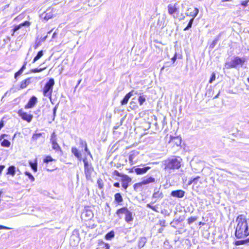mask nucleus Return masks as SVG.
Here are the masks:
<instances>
[{"label": "nucleus", "mask_w": 249, "mask_h": 249, "mask_svg": "<svg viewBox=\"0 0 249 249\" xmlns=\"http://www.w3.org/2000/svg\"><path fill=\"white\" fill-rule=\"evenodd\" d=\"M134 92V90H132L128 93H127L124 97V98L121 101V105H126L129 99L133 95V93Z\"/></svg>", "instance_id": "6ab92c4d"}, {"label": "nucleus", "mask_w": 249, "mask_h": 249, "mask_svg": "<svg viewBox=\"0 0 249 249\" xmlns=\"http://www.w3.org/2000/svg\"><path fill=\"white\" fill-rule=\"evenodd\" d=\"M159 225L163 228L166 227V221L164 220H160L159 221Z\"/></svg>", "instance_id": "13d9d810"}, {"label": "nucleus", "mask_w": 249, "mask_h": 249, "mask_svg": "<svg viewBox=\"0 0 249 249\" xmlns=\"http://www.w3.org/2000/svg\"><path fill=\"white\" fill-rule=\"evenodd\" d=\"M57 136L54 131H53L52 134H51V139H50V142L51 143H53L57 142Z\"/></svg>", "instance_id": "4c0bfd02"}, {"label": "nucleus", "mask_w": 249, "mask_h": 249, "mask_svg": "<svg viewBox=\"0 0 249 249\" xmlns=\"http://www.w3.org/2000/svg\"><path fill=\"white\" fill-rule=\"evenodd\" d=\"M7 175H10L12 176H14L16 174V167L14 165L10 166L7 168Z\"/></svg>", "instance_id": "c756f323"}, {"label": "nucleus", "mask_w": 249, "mask_h": 249, "mask_svg": "<svg viewBox=\"0 0 249 249\" xmlns=\"http://www.w3.org/2000/svg\"><path fill=\"white\" fill-rule=\"evenodd\" d=\"M18 113L22 120L27 121L28 123H30L33 119V115L23 111L22 109H19Z\"/></svg>", "instance_id": "1a4fd4ad"}, {"label": "nucleus", "mask_w": 249, "mask_h": 249, "mask_svg": "<svg viewBox=\"0 0 249 249\" xmlns=\"http://www.w3.org/2000/svg\"><path fill=\"white\" fill-rule=\"evenodd\" d=\"M221 36V34H219L218 36H217L214 40L213 41V42L211 43V44L209 46V49L212 50L214 48L215 45L217 44L218 42L219 41L220 39V37Z\"/></svg>", "instance_id": "bb28decb"}, {"label": "nucleus", "mask_w": 249, "mask_h": 249, "mask_svg": "<svg viewBox=\"0 0 249 249\" xmlns=\"http://www.w3.org/2000/svg\"><path fill=\"white\" fill-rule=\"evenodd\" d=\"M124 121V118H122L121 119L120 123L119 124H117L116 125H115L113 127V129L115 130L117 129L120 126L122 125Z\"/></svg>", "instance_id": "5fc2aeb1"}, {"label": "nucleus", "mask_w": 249, "mask_h": 249, "mask_svg": "<svg viewBox=\"0 0 249 249\" xmlns=\"http://www.w3.org/2000/svg\"><path fill=\"white\" fill-rule=\"evenodd\" d=\"M54 160L50 156H46L43 160V162L45 163H48Z\"/></svg>", "instance_id": "09e8293b"}, {"label": "nucleus", "mask_w": 249, "mask_h": 249, "mask_svg": "<svg viewBox=\"0 0 249 249\" xmlns=\"http://www.w3.org/2000/svg\"><path fill=\"white\" fill-rule=\"evenodd\" d=\"M52 148L60 155L63 153L62 150L57 142L52 143Z\"/></svg>", "instance_id": "c85d7f7f"}, {"label": "nucleus", "mask_w": 249, "mask_h": 249, "mask_svg": "<svg viewBox=\"0 0 249 249\" xmlns=\"http://www.w3.org/2000/svg\"><path fill=\"white\" fill-rule=\"evenodd\" d=\"M71 153L73 154L75 158L77 159V160L81 161H82V153L76 147H72L71 149Z\"/></svg>", "instance_id": "a211bd4d"}, {"label": "nucleus", "mask_w": 249, "mask_h": 249, "mask_svg": "<svg viewBox=\"0 0 249 249\" xmlns=\"http://www.w3.org/2000/svg\"><path fill=\"white\" fill-rule=\"evenodd\" d=\"M183 221L182 219H180V218H179L178 219H174L172 222L170 223L171 226L176 228V227L175 225H173V224H176V225H178L179 223H181Z\"/></svg>", "instance_id": "58836bf2"}, {"label": "nucleus", "mask_w": 249, "mask_h": 249, "mask_svg": "<svg viewBox=\"0 0 249 249\" xmlns=\"http://www.w3.org/2000/svg\"><path fill=\"white\" fill-rule=\"evenodd\" d=\"M138 153L135 151L131 152L130 155H129L128 159L130 162H132Z\"/></svg>", "instance_id": "37998d69"}, {"label": "nucleus", "mask_w": 249, "mask_h": 249, "mask_svg": "<svg viewBox=\"0 0 249 249\" xmlns=\"http://www.w3.org/2000/svg\"><path fill=\"white\" fill-rule=\"evenodd\" d=\"M215 80V74L213 72L211 75L209 82L210 83H212Z\"/></svg>", "instance_id": "6e6d98bb"}, {"label": "nucleus", "mask_w": 249, "mask_h": 249, "mask_svg": "<svg viewBox=\"0 0 249 249\" xmlns=\"http://www.w3.org/2000/svg\"><path fill=\"white\" fill-rule=\"evenodd\" d=\"M249 243V237L244 240L236 241L235 244L236 246L247 244Z\"/></svg>", "instance_id": "473e14b6"}, {"label": "nucleus", "mask_w": 249, "mask_h": 249, "mask_svg": "<svg viewBox=\"0 0 249 249\" xmlns=\"http://www.w3.org/2000/svg\"><path fill=\"white\" fill-rule=\"evenodd\" d=\"M146 207L152 209L153 211H154L156 212H158L156 207L152 206L150 203L147 204Z\"/></svg>", "instance_id": "864d4df0"}, {"label": "nucleus", "mask_w": 249, "mask_h": 249, "mask_svg": "<svg viewBox=\"0 0 249 249\" xmlns=\"http://www.w3.org/2000/svg\"><path fill=\"white\" fill-rule=\"evenodd\" d=\"M237 225L235 231V236L237 238H243L249 235V225L246 216L239 215L236 219Z\"/></svg>", "instance_id": "f257e3e1"}, {"label": "nucleus", "mask_w": 249, "mask_h": 249, "mask_svg": "<svg viewBox=\"0 0 249 249\" xmlns=\"http://www.w3.org/2000/svg\"><path fill=\"white\" fill-rule=\"evenodd\" d=\"M167 8L169 15L172 16L174 18L178 17V15L179 14V5L178 3H176L174 5L169 4Z\"/></svg>", "instance_id": "39448f33"}, {"label": "nucleus", "mask_w": 249, "mask_h": 249, "mask_svg": "<svg viewBox=\"0 0 249 249\" xmlns=\"http://www.w3.org/2000/svg\"><path fill=\"white\" fill-rule=\"evenodd\" d=\"M169 142L172 143L173 144L178 146L180 145L181 143V138L180 137H174L170 136V140Z\"/></svg>", "instance_id": "aec40b11"}, {"label": "nucleus", "mask_w": 249, "mask_h": 249, "mask_svg": "<svg viewBox=\"0 0 249 249\" xmlns=\"http://www.w3.org/2000/svg\"><path fill=\"white\" fill-rule=\"evenodd\" d=\"M200 177L197 176L195 178H189V181L188 182V185H191V184H196L197 183V182L200 178Z\"/></svg>", "instance_id": "7c9ffc66"}, {"label": "nucleus", "mask_w": 249, "mask_h": 249, "mask_svg": "<svg viewBox=\"0 0 249 249\" xmlns=\"http://www.w3.org/2000/svg\"><path fill=\"white\" fill-rule=\"evenodd\" d=\"M114 200L118 204H120L123 201V198L121 193H117L115 194Z\"/></svg>", "instance_id": "cd10ccee"}, {"label": "nucleus", "mask_w": 249, "mask_h": 249, "mask_svg": "<svg viewBox=\"0 0 249 249\" xmlns=\"http://www.w3.org/2000/svg\"><path fill=\"white\" fill-rule=\"evenodd\" d=\"M249 2V0H246L244 1H242L241 2V5L243 6L244 7H246L248 6V3Z\"/></svg>", "instance_id": "bf43d9fd"}, {"label": "nucleus", "mask_w": 249, "mask_h": 249, "mask_svg": "<svg viewBox=\"0 0 249 249\" xmlns=\"http://www.w3.org/2000/svg\"><path fill=\"white\" fill-rule=\"evenodd\" d=\"M247 61V59L246 57H240L238 56H234L231 58V61H226L224 67L227 69H238L239 67H242Z\"/></svg>", "instance_id": "7ed1b4c3"}, {"label": "nucleus", "mask_w": 249, "mask_h": 249, "mask_svg": "<svg viewBox=\"0 0 249 249\" xmlns=\"http://www.w3.org/2000/svg\"><path fill=\"white\" fill-rule=\"evenodd\" d=\"M43 135H44V133H34L32 137L31 140L32 141H36L40 137L43 136Z\"/></svg>", "instance_id": "c9c22d12"}, {"label": "nucleus", "mask_w": 249, "mask_h": 249, "mask_svg": "<svg viewBox=\"0 0 249 249\" xmlns=\"http://www.w3.org/2000/svg\"><path fill=\"white\" fill-rule=\"evenodd\" d=\"M198 12L199 10L198 8L191 7L187 9L185 15L186 16L192 17L191 18L194 19L197 15Z\"/></svg>", "instance_id": "9d476101"}, {"label": "nucleus", "mask_w": 249, "mask_h": 249, "mask_svg": "<svg viewBox=\"0 0 249 249\" xmlns=\"http://www.w3.org/2000/svg\"><path fill=\"white\" fill-rule=\"evenodd\" d=\"M197 218V216H191L187 219V223L189 225H191L193 223L196 221Z\"/></svg>", "instance_id": "a18cd8bd"}, {"label": "nucleus", "mask_w": 249, "mask_h": 249, "mask_svg": "<svg viewBox=\"0 0 249 249\" xmlns=\"http://www.w3.org/2000/svg\"><path fill=\"white\" fill-rule=\"evenodd\" d=\"M128 211V209L126 207H124L118 209L116 212V214L119 216L120 214H125Z\"/></svg>", "instance_id": "2f4dec72"}, {"label": "nucleus", "mask_w": 249, "mask_h": 249, "mask_svg": "<svg viewBox=\"0 0 249 249\" xmlns=\"http://www.w3.org/2000/svg\"><path fill=\"white\" fill-rule=\"evenodd\" d=\"M87 145V142L81 138L79 139V146L81 148H83Z\"/></svg>", "instance_id": "49530a36"}, {"label": "nucleus", "mask_w": 249, "mask_h": 249, "mask_svg": "<svg viewBox=\"0 0 249 249\" xmlns=\"http://www.w3.org/2000/svg\"><path fill=\"white\" fill-rule=\"evenodd\" d=\"M182 160L180 157L173 156L168 158L163 161L164 170L170 171L179 169Z\"/></svg>", "instance_id": "f03ea898"}, {"label": "nucleus", "mask_w": 249, "mask_h": 249, "mask_svg": "<svg viewBox=\"0 0 249 249\" xmlns=\"http://www.w3.org/2000/svg\"><path fill=\"white\" fill-rule=\"evenodd\" d=\"M24 174L26 176H27L29 179L31 181V182H33L35 181V178L33 175L28 171H25Z\"/></svg>", "instance_id": "ea45409f"}, {"label": "nucleus", "mask_w": 249, "mask_h": 249, "mask_svg": "<svg viewBox=\"0 0 249 249\" xmlns=\"http://www.w3.org/2000/svg\"><path fill=\"white\" fill-rule=\"evenodd\" d=\"M33 78L32 77L28 78L26 79L23 80L20 85V89H23L26 88L30 83L33 81Z\"/></svg>", "instance_id": "412c9836"}, {"label": "nucleus", "mask_w": 249, "mask_h": 249, "mask_svg": "<svg viewBox=\"0 0 249 249\" xmlns=\"http://www.w3.org/2000/svg\"><path fill=\"white\" fill-rule=\"evenodd\" d=\"M22 73V72L19 70L17 72H16L15 73V78L17 79V78L19 77Z\"/></svg>", "instance_id": "052dcab7"}, {"label": "nucleus", "mask_w": 249, "mask_h": 249, "mask_svg": "<svg viewBox=\"0 0 249 249\" xmlns=\"http://www.w3.org/2000/svg\"><path fill=\"white\" fill-rule=\"evenodd\" d=\"M103 244L104 245L103 248H105L106 249H109L110 246L109 244L108 243H105L104 242H102Z\"/></svg>", "instance_id": "0e129e2a"}, {"label": "nucleus", "mask_w": 249, "mask_h": 249, "mask_svg": "<svg viewBox=\"0 0 249 249\" xmlns=\"http://www.w3.org/2000/svg\"><path fill=\"white\" fill-rule=\"evenodd\" d=\"M84 148V151L87 153V155H90V152L88 148V145H87Z\"/></svg>", "instance_id": "e2e57ef3"}, {"label": "nucleus", "mask_w": 249, "mask_h": 249, "mask_svg": "<svg viewBox=\"0 0 249 249\" xmlns=\"http://www.w3.org/2000/svg\"><path fill=\"white\" fill-rule=\"evenodd\" d=\"M185 192L182 190H177L172 191L171 192V196L178 198H181L185 196Z\"/></svg>", "instance_id": "4468645a"}, {"label": "nucleus", "mask_w": 249, "mask_h": 249, "mask_svg": "<svg viewBox=\"0 0 249 249\" xmlns=\"http://www.w3.org/2000/svg\"><path fill=\"white\" fill-rule=\"evenodd\" d=\"M112 174L114 176H116L117 177H121V178H122V177L123 176H124L125 174H122V173H120L117 170H114L113 173H112Z\"/></svg>", "instance_id": "3c124183"}, {"label": "nucleus", "mask_w": 249, "mask_h": 249, "mask_svg": "<svg viewBox=\"0 0 249 249\" xmlns=\"http://www.w3.org/2000/svg\"><path fill=\"white\" fill-rule=\"evenodd\" d=\"M194 19L191 18L190 20H189L187 26L184 28L183 31H186L189 30L192 27V25L194 22Z\"/></svg>", "instance_id": "79ce46f5"}, {"label": "nucleus", "mask_w": 249, "mask_h": 249, "mask_svg": "<svg viewBox=\"0 0 249 249\" xmlns=\"http://www.w3.org/2000/svg\"><path fill=\"white\" fill-rule=\"evenodd\" d=\"M41 40L37 39L34 46V49H36L38 47H39L41 45Z\"/></svg>", "instance_id": "603ef678"}, {"label": "nucleus", "mask_w": 249, "mask_h": 249, "mask_svg": "<svg viewBox=\"0 0 249 249\" xmlns=\"http://www.w3.org/2000/svg\"><path fill=\"white\" fill-rule=\"evenodd\" d=\"M125 221L128 223H130L133 220V217L132 213L130 212L129 210L125 214Z\"/></svg>", "instance_id": "5701e85b"}, {"label": "nucleus", "mask_w": 249, "mask_h": 249, "mask_svg": "<svg viewBox=\"0 0 249 249\" xmlns=\"http://www.w3.org/2000/svg\"><path fill=\"white\" fill-rule=\"evenodd\" d=\"M5 165H0V175L1 174L3 170L5 168Z\"/></svg>", "instance_id": "338daca9"}, {"label": "nucleus", "mask_w": 249, "mask_h": 249, "mask_svg": "<svg viewBox=\"0 0 249 249\" xmlns=\"http://www.w3.org/2000/svg\"><path fill=\"white\" fill-rule=\"evenodd\" d=\"M82 215L85 217V220L88 221L93 217L94 214L92 211L89 209V207L88 206L85 208Z\"/></svg>", "instance_id": "9b49d317"}, {"label": "nucleus", "mask_w": 249, "mask_h": 249, "mask_svg": "<svg viewBox=\"0 0 249 249\" xmlns=\"http://www.w3.org/2000/svg\"><path fill=\"white\" fill-rule=\"evenodd\" d=\"M115 233L113 231H111L107 232L105 235V238L106 240H110L114 237Z\"/></svg>", "instance_id": "72a5a7b5"}, {"label": "nucleus", "mask_w": 249, "mask_h": 249, "mask_svg": "<svg viewBox=\"0 0 249 249\" xmlns=\"http://www.w3.org/2000/svg\"><path fill=\"white\" fill-rule=\"evenodd\" d=\"M30 25V22L28 21H25L22 23L19 24V25H16L15 27L12 30V36H14L15 33L18 31L19 29L23 27H28Z\"/></svg>", "instance_id": "2eb2a0df"}, {"label": "nucleus", "mask_w": 249, "mask_h": 249, "mask_svg": "<svg viewBox=\"0 0 249 249\" xmlns=\"http://www.w3.org/2000/svg\"><path fill=\"white\" fill-rule=\"evenodd\" d=\"M130 107L133 110H136L138 108V106L135 105V103L133 102H130Z\"/></svg>", "instance_id": "4d7b16f0"}, {"label": "nucleus", "mask_w": 249, "mask_h": 249, "mask_svg": "<svg viewBox=\"0 0 249 249\" xmlns=\"http://www.w3.org/2000/svg\"><path fill=\"white\" fill-rule=\"evenodd\" d=\"M97 183L98 187L100 189H102L103 188L104 183H103L102 179L101 178H99L97 179Z\"/></svg>", "instance_id": "de8ad7c7"}, {"label": "nucleus", "mask_w": 249, "mask_h": 249, "mask_svg": "<svg viewBox=\"0 0 249 249\" xmlns=\"http://www.w3.org/2000/svg\"><path fill=\"white\" fill-rule=\"evenodd\" d=\"M37 99L35 96H32L27 104L25 106V108L28 109L33 108L37 103Z\"/></svg>", "instance_id": "ddd939ff"}, {"label": "nucleus", "mask_w": 249, "mask_h": 249, "mask_svg": "<svg viewBox=\"0 0 249 249\" xmlns=\"http://www.w3.org/2000/svg\"><path fill=\"white\" fill-rule=\"evenodd\" d=\"M82 160H83V163H84V168L92 166L91 163H89V161H88V159L86 157H84V158L82 159Z\"/></svg>", "instance_id": "c03bdc74"}, {"label": "nucleus", "mask_w": 249, "mask_h": 249, "mask_svg": "<svg viewBox=\"0 0 249 249\" xmlns=\"http://www.w3.org/2000/svg\"><path fill=\"white\" fill-rule=\"evenodd\" d=\"M141 181L144 185H146L150 183H155L156 179L152 177L146 176L142 178Z\"/></svg>", "instance_id": "f3484780"}, {"label": "nucleus", "mask_w": 249, "mask_h": 249, "mask_svg": "<svg viewBox=\"0 0 249 249\" xmlns=\"http://www.w3.org/2000/svg\"><path fill=\"white\" fill-rule=\"evenodd\" d=\"M150 168L151 167L149 166L141 164L138 166H134V168L133 169L137 175H140L146 173Z\"/></svg>", "instance_id": "0eeeda50"}, {"label": "nucleus", "mask_w": 249, "mask_h": 249, "mask_svg": "<svg viewBox=\"0 0 249 249\" xmlns=\"http://www.w3.org/2000/svg\"><path fill=\"white\" fill-rule=\"evenodd\" d=\"M43 51L42 50H41L39 51L36 56L34 57L32 63H34L36 61H37L38 59H39L43 55Z\"/></svg>", "instance_id": "f704fd0d"}, {"label": "nucleus", "mask_w": 249, "mask_h": 249, "mask_svg": "<svg viewBox=\"0 0 249 249\" xmlns=\"http://www.w3.org/2000/svg\"><path fill=\"white\" fill-rule=\"evenodd\" d=\"M147 242V239L145 237H141L138 241V248L139 249H141L143 248L146 243Z\"/></svg>", "instance_id": "4be33fe9"}, {"label": "nucleus", "mask_w": 249, "mask_h": 249, "mask_svg": "<svg viewBox=\"0 0 249 249\" xmlns=\"http://www.w3.org/2000/svg\"><path fill=\"white\" fill-rule=\"evenodd\" d=\"M120 181L122 182V186L123 189L126 191L130 185V183L132 181V178L128 175L125 174L121 178Z\"/></svg>", "instance_id": "6e6552de"}, {"label": "nucleus", "mask_w": 249, "mask_h": 249, "mask_svg": "<svg viewBox=\"0 0 249 249\" xmlns=\"http://www.w3.org/2000/svg\"><path fill=\"white\" fill-rule=\"evenodd\" d=\"M143 185H144L142 184V181L138 182V183H135L133 185L134 190L137 192L142 191V186Z\"/></svg>", "instance_id": "b1692460"}, {"label": "nucleus", "mask_w": 249, "mask_h": 249, "mask_svg": "<svg viewBox=\"0 0 249 249\" xmlns=\"http://www.w3.org/2000/svg\"><path fill=\"white\" fill-rule=\"evenodd\" d=\"M93 170L94 169L92 165L84 168V173L85 174L86 179L87 180H91V174L93 172Z\"/></svg>", "instance_id": "dca6fc26"}, {"label": "nucleus", "mask_w": 249, "mask_h": 249, "mask_svg": "<svg viewBox=\"0 0 249 249\" xmlns=\"http://www.w3.org/2000/svg\"><path fill=\"white\" fill-rule=\"evenodd\" d=\"M160 188H155L154 190V193L152 195V198L155 199L154 202H156L158 199H161L164 197V195L161 191H160Z\"/></svg>", "instance_id": "f8f14e48"}, {"label": "nucleus", "mask_w": 249, "mask_h": 249, "mask_svg": "<svg viewBox=\"0 0 249 249\" xmlns=\"http://www.w3.org/2000/svg\"><path fill=\"white\" fill-rule=\"evenodd\" d=\"M59 106V103H57L55 106L53 108V116H52V120L53 121L55 118L56 115V111L58 109V107Z\"/></svg>", "instance_id": "a19ab883"}, {"label": "nucleus", "mask_w": 249, "mask_h": 249, "mask_svg": "<svg viewBox=\"0 0 249 249\" xmlns=\"http://www.w3.org/2000/svg\"><path fill=\"white\" fill-rule=\"evenodd\" d=\"M54 85V80L51 78L45 84L43 90L44 96L48 97L52 104H53L52 101V95Z\"/></svg>", "instance_id": "20e7f679"}, {"label": "nucleus", "mask_w": 249, "mask_h": 249, "mask_svg": "<svg viewBox=\"0 0 249 249\" xmlns=\"http://www.w3.org/2000/svg\"><path fill=\"white\" fill-rule=\"evenodd\" d=\"M45 69V68H39V69H38V68H35V69H32L31 70V72H32V73L40 72L42 71Z\"/></svg>", "instance_id": "8fccbe9b"}, {"label": "nucleus", "mask_w": 249, "mask_h": 249, "mask_svg": "<svg viewBox=\"0 0 249 249\" xmlns=\"http://www.w3.org/2000/svg\"><path fill=\"white\" fill-rule=\"evenodd\" d=\"M113 186L115 187H116V188H120V183L119 182H115L113 184Z\"/></svg>", "instance_id": "774afa93"}, {"label": "nucleus", "mask_w": 249, "mask_h": 249, "mask_svg": "<svg viewBox=\"0 0 249 249\" xmlns=\"http://www.w3.org/2000/svg\"><path fill=\"white\" fill-rule=\"evenodd\" d=\"M54 12L55 11H54L53 8L49 7L40 15V17L41 19H43L45 21H48L53 17Z\"/></svg>", "instance_id": "423d86ee"}, {"label": "nucleus", "mask_w": 249, "mask_h": 249, "mask_svg": "<svg viewBox=\"0 0 249 249\" xmlns=\"http://www.w3.org/2000/svg\"><path fill=\"white\" fill-rule=\"evenodd\" d=\"M146 95L143 94V93L139 94L138 102L140 106H142L146 101Z\"/></svg>", "instance_id": "393cba45"}, {"label": "nucleus", "mask_w": 249, "mask_h": 249, "mask_svg": "<svg viewBox=\"0 0 249 249\" xmlns=\"http://www.w3.org/2000/svg\"><path fill=\"white\" fill-rule=\"evenodd\" d=\"M29 165L34 172H36L37 171V160L36 159L34 161H29Z\"/></svg>", "instance_id": "a878e982"}, {"label": "nucleus", "mask_w": 249, "mask_h": 249, "mask_svg": "<svg viewBox=\"0 0 249 249\" xmlns=\"http://www.w3.org/2000/svg\"><path fill=\"white\" fill-rule=\"evenodd\" d=\"M27 64V61H25L23 63V65L21 66V67L20 68V69H19V70L20 71H21L22 72L26 68V65Z\"/></svg>", "instance_id": "680f3d73"}, {"label": "nucleus", "mask_w": 249, "mask_h": 249, "mask_svg": "<svg viewBox=\"0 0 249 249\" xmlns=\"http://www.w3.org/2000/svg\"><path fill=\"white\" fill-rule=\"evenodd\" d=\"M177 58V53H176L175 54L174 56L171 59V60L173 62V63H174L176 61Z\"/></svg>", "instance_id": "69168bd1"}, {"label": "nucleus", "mask_w": 249, "mask_h": 249, "mask_svg": "<svg viewBox=\"0 0 249 249\" xmlns=\"http://www.w3.org/2000/svg\"><path fill=\"white\" fill-rule=\"evenodd\" d=\"M11 145V142L7 139H4L1 142V145L4 147H9Z\"/></svg>", "instance_id": "e433bc0d"}]
</instances>
